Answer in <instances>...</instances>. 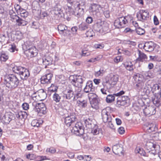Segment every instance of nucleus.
<instances>
[{"label": "nucleus", "instance_id": "obj_1", "mask_svg": "<svg viewBox=\"0 0 161 161\" xmlns=\"http://www.w3.org/2000/svg\"><path fill=\"white\" fill-rule=\"evenodd\" d=\"M68 3L72 5L68 7V11L71 15H74L78 17L83 14L85 8V2L80 1L79 3L75 2L72 0H67Z\"/></svg>", "mask_w": 161, "mask_h": 161}, {"label": "nucleus", "instance_id": "obj_2", "mask_svg": "<svg viewBox=\"0 0 161 161\" xmlns=\"http://www.w3.org/2000/svg\"><path fill=\"white\" fill-rule=\"evenodd\" d=\"M19 79L14 75H7L5 77L4 83L8 88L14 89L16 88L19 85Z\"/></svg>", "mask_w": 161, "mask_h": 161}, {"label": "nucleus", "instance_id": "obj_3", "mask_svg": "<svg viewBox=\"0 0 161 161\" xmlns=\"http://www.w3.org/2000/svg\"><path fill=\"white\" fill-rule=\"evenodd\" d=\"M33 110L28 112L29 115L34 116L36 112L41 114H45L46 113V108L43 103H32Z\"/></svg>", "mask_w": 161, "mask_h": 161}, {"label": "nucleus", "instance_id": "obj_4", "mask_svg": "<svg viewBox=\"0 0 161 161\" xmlns=\"http://www.w3.org/2000/svg\"><path fill=\"white\" fill-rule=\"evenodd\" d=\"M67 112L66 109H61L59 111V114L61 115H64V123L68 126H69L76 121L77 118L75 114L73 113H69L66 114Z\"/></svg>", "mask_w": 161, "mask_h": 161}, {"label": "nucleus", "instance_id": "obj_5", "mask_svg": "<svg viewBox=\"0 0 161 161\" xmlns=\"http://www.w3.org/2000/svg\"><path fill=\"white\" fill-rule=\"evenodd\" d=\"M125 92L124 91H121L117 93L114 94L116 96H118L117 98L116 103L117 106L118 107L124 106L127 103L128 99V97L127 96H121L124 94Z\"/></svg>", "mask_w": 161, "mask_h": 161}, {"label": "nucleus", "instance_id": "obj_6", "mask_svg": "<svg viewBox=\"0 0 161 161\" xmlns=\"http://www.w3.org/2000/svg\"><path fill=\"white\" fill-rule=\"evenodd\" d=\"M9 14L11 18L14 20H15L16 21L18 25L24 26L26 25L27 24V22L26 20L20 18L17 15L13 10H10Z\"/></svg>", "mask_w": 161, "mask_h": 161}, {"label": "nucleus", "instance_id": "obj_7", "mask_svg": "<svg viewBox=\"0 0 161 161\" xmlns=\"http://www.w3.org/2000/svg\"><path fill=\"white\" fill-rule=\"evenodd\" d=\"M107 25V24L106 22L98 19L94 24L93 29L97 32H101V31H105L107 28V27L106 26Z\"/></svg>", "mask_w": 161, "mask_h": 161}, {"label": "nucleus", "instance_id": "obj_8", "mask_svg": "<svg viewBox=\"0 0 161 161\" xmlns=\"http://www.w3.org/2000/svg\"><path fill=\"white\" fill-rule=\"evenodd\" d=\"M72 131L74 134L78 136H81L84 133V127L80 122H77L73 127Z\"/></svg>", "mask_w": 161, "mask_h": 161}, {"label": "nucleus", "instance_id": "obj_9", "mask_svg": "<svg viewBox=\"0 0 161 161\" xmlns=\"http://www.w3.org/2000/svg\"><path fill=\"white\" fill-rule=\"evenodd\" d=\"M148 14L147 10H141L137 14L136 16L138 20L144 22L148 18Z\"/></svg>", "mask_w": 161, "mask_h": 161}, {"label": "nucleus", "instance_id": "obj_10", "mask_svg": "<svg viewBox=\"0 0 161 161\" xmlns=\"http://www.w3.org/2000/svg\"><path fill=\"white\" fill-rule=\"evenodd\" d=\"M25 53L29 58L36 56L38 54V50L35 47L32 46L25 51Z\"/></svg>", "mask_w": 161, "mask_h": 161}, {"label": "nucleus", "instance_id": "obj_11", "mask_svg": "<svg viewBox=\"0 0 161 161\" xmlns=\"http://www.w3.org/2000/svg\"><path fill=\"white\" fill-rule=\"evenodd\" d=\"M144 114L148 117L155 114L156 112V107L153 106H149L146 107L143 110Z\"/></svg>", "mask_w": 161, "mask_h": 161}, {"label": "nucleus", "instance_id": "obj_12", "mask_svg": "<svg viewBox=\"0 0 161 161\" xmlns=\"http://www.w3.org/2000/svg\"><path fill=\"white\" fill-rule=\"evenodd\" d=\"M52 58L50 56H48L44 57L42 58H40L38 59V62L41 64H42L44 65H45V68H46L47 65L52 64Z\"/></svg>", "mask_w": 161, "mask_h": 161}, {"label": "nucleus", "instance_id": "obj_13", "mask_svg": "<svg viewBox=\"0 0 161 161\" xmlns=\"http://www.w3.org/2000/svg\"><path fill=\"white\" fill-rule=\"evenodd\" d=\"M101 115L102 119L104 123L111 121V117L109 115V113L107 111L106 109H103L102 110Z\"/></svg>", "mask_w": 161, "mask_h": 161}, {"label": "nucleus", "instance_id": "obj_14", "mask_svg": "<svg viewBox=\"0 0 161 161\" xmlns=\"http://www.w3.org/2000/svg\"><path fill=\"white\" fill-rule=\"evenodd\" d=\"M63 97L64 98L70 100L74 97V92L73 90L70 89H66L63 92Z\"/></svg>", "mask_w": 161, "mask_h": 161}, {"label": "nucleus", "instance_id": "obj_15", "mask_svg": "<svg viewBox=\"0 0 161 161\" xmlns=\"http://www.w3.org/2000/svg\"><path fill=\"white\" fill-rule=\"evenodd\" d=\"M53 11L54 14L58 15L59 17H62L63 15L61 7L59 5H56L53 8Z\"/></svg>", "mask_w": 161, "mask_h": 161}, {"label": "nucleus", "instance_id": "obj_16", "mask_svg": "<svg viewBox=\"0 0 161 161\" xmlns=\"http://www.w3.org/2000/svg\"><path fill=\"white\" fill-rule=\"evenodd\" d=\"M52 77V75L50 73L42 76L41 79V83L43 84L50 83Z\"/></svg>", "mask_w": 161, "mask_h": 161}, {"label": "nucleus", "instance_id": "obj_17", "mask_svg": "<svg viewBox=\"0 0 161 161\" xmlns=\"http://www.w3.org/2000/svg\"><path fill=\"white\" fill-rule=\"evenodd\" d=\"M143 48L147 51L150 52L153 50L154 46L152 42H147L143 46Z\"/></svg>", "mask_w": 161, "mask_h": 161}, {"label": "nucleus", "instance_id": "obj_18", "mask_svg": "<svg viewBox=\"0 0 161 161\" xmlns=\"http://www.w3.org/2000/svg\"><path fill=\"white\" fill-rule=\"evenodd\" d=\"M94 90V88L93 87L92 82L91 81H88L86 83V85L84 89V91L86 93L90 92H93Z\"/></svg>", "mask_w": 161, "mask_h": 161}, {"label": "nucleus", "instance_id": "obj_19", "mask_svg": "<svg viewBox=\"0 0 161 161\" xmlns=\"http://www.w3.org/2000/svg\"><path fill=\"white\" fill-rule=\"evenodd\" d=\"M13 117L12 114L10 112L5 113L3 117L2 120L6 124H8L12 120Z\"/></svg>", "mask_w": 161, "mask_h": 161}, {"label": "nucleus", "instance_id": "obj_20", "mask_svg": "<svg viewBox=\"0 0 161 161\" xmlns=\"http://www.w3.org/2000/svg\"><path fill=\"white\" fill-rule=\"evenodd\" d=\"M19 75L20 76L21 79L26 80L29 76L30 73L28 69L24 68L23 70L21 72Z\"/></svg>", "mask_w": 161, "mask_h": 161}, {"label": "nucleus", "instance_id": "obj_21", "mask_svg": "<svg viewBox=\"0 0 161 161\" xmlns=\"http://www.w3.org/2000/svg\"><path fill=\"white\" fill-rule=\"evenodd\" d=\"M119 78V76L117 75L111 74L110 75L109 81L113 85H114L118 81Z\"/></svg>", "mask_w": 161, "mask_h": 161}, {"label": "nucleus", "instance_id": "obj_22", "mask_svg": "<svg viewBox=\"0 0 161 161\" xmlns=\"http://www.w3.org/2000/svg\"><path fill=\"white\" fill-rule=\"evenodd\" d=\"M152 101L156 106H158L161 104V98L158 97L156 94H154L153 97H152Z\"/></svg>", "mask_w": 161, "mask_h": 161}, {"label": "nucleus", "instance_id": "obj_23", "mask_svg": "<svg viewBox=\"0 0 161 161\" xmlns=\"http://www.w3.org/2000/svg\"><path fill=\"white\" fill-rule=\"evenodd\" d=\"M84 78H82L81 76H79L77 77H76V80L75 79H72L71 82L72 83V84L74 86L75 85V84L76 82H78L80 84V86H81V84L83 83V81L84 80Z\"/></svg>", "mask_w": 161, "mask_h": 161}, {"label": "nucleus", "instance_id": "obj_24", "mask_svg": "<svg viewBox=\"0 0 161 161\" xmlns=\"http://www.w3.org/2000/svg\"><path fill=\"white\" fill-rule=\"evenodd\" d=\"M37 94L39 95L40 101L44 100L47 97L46 92L43 89H41L38 91Z\"/></svg>", "mask_w": 161, "mask_h": 161}, {"label": "nucleus", "instance_id": "obj_25", "mask_svg": "<svg viewBox=\"0 0 161 161\" xmlns=\"http://www.w3.org/2000/svg\"><path fill=\"white\" fill-rule=\"evenodd\" d=\"M133 78L136 83L144 82V79L143 76L139 74L134 75Z\"/></svg>", "mask_w": 161, "mask_h": 161}, {"label": "nucleus", "instance_id": "obj_26", "mask_svg": "<svg viewBox=\"0 0 161 161\" xmlns=\"http://www.w3.org/2000/svg\"><path fill=\"white\" fill-rule=\"evenodd\" d=\"M138 57L136 59L137 61H142L147 58L146 55L139 50L138 51Z\"/></svg>", "mask_w": 161, "mask_h": 161}, {"label": "nucleus", "instance_id": "obj_27", "mask_svg": "<svg viewBox=\"0 0 161 161\" xmlns=\"http://www.w3.org/2000/svg\"><path fill=\"white\" fill-rule=\"evenodd\" d=\"M112 150L113 153L115 154H119L121 152V148L119 145H114L112 147Z\"/></svg>", "mask_w": 161, "mask_h": 161}, {"label": "nucleus", "instance_id": "obj_28", "mask_svg": "<svg viewBox=\"0 0 161 161\" xmlns=\"http://www.w3.org/2000/svg\"><path fill=\"white\" fill-rule=\"evenodd\" d=\"M84 121L86 126L89 129L92 128L95 125L93 123L92 120L89 118L85 119Z\"/></svg>", "mask_w": 161, "mask_h": 161}, {"label": "nucleus", "instance_id": "obj_29", "mask_svg": "<svg viewBox=\"0 0 161 161\" xmlns=\"http://www.w3.org/2000/svg\"><path fill=\"white\" fill-rule=\"evenodd\" d=\"M24 68L20 66H15L13 68L12 70L14 73L19 75Z\"/></svg>", "mask_w": 161, "mask_h": 161}, {"label": "nucleus", "instance_id": "obj_30", "mask_svg": "<svg viewBox=\"0 0 161 161\" xmlns=\"http://www.w3.org/2000/svg\"><path fill=\"white\" fill-rule=\"evenodd\" d=\"M58 28L59 31H60L61 32H63L64 31H66L65 33H66L67 32L69 33V31L67 30V27L65 25L62 24H60L59 25L58 27Z\"/></svg>", "mask_w": 161, "mask_h": 161}, {"label": "nucleus", "instance_id": "obj_31", "mask_svg": "<svg viewBox=\"0 0 161 161\" xmlns=\"http://www.w3.org/2000/svg\"><path fill=\"white\" fill-rule=\"evenodd\" d=\"M88 25L85 22H82L79 25V29L81 31L86 30L88 29Z\"/></svg>", "mask_w": 161, "mask_h": 161}, {"label": "nucleus", "instance_id": "obj_32", "mask_svg": "<svg viewBox=\"0 0 161 161\" xmlns=\"http://www.w3.org/2000/svg\"><path fill=\"white\" fill-rule=\"evenodd\" d=\"M115 96L114 95L109 94L107 96L106 98V102L108 103H111L114 101Z\"/></svg>", "mask_w": 161, "mask_h": 161}, {"label": "nucleus", "instance_id": "obj_33", "mask_svg": "<svg viewBox=\"0 0 161 161\" xmlns=\"http://www.w3.org/2000/svg\"><path fill=\"white\" fill-rule=\"evenodd\" d=\"M91 129H92L91 132L94 135H97L99 134V130L97 125H95Z\"/></svg>", "mask_w": 161, "mask_h": 161}, {"label": "nucleus", "instance_id": "obj_34", "mask_svg": "<svg viewBox=\"0 0 161 161\" xmlns=\"http://www.w3.org/2000/svg\"><path fill=\"white\" fill-rule=\"evenodd\" d=\"M124 65L126 69L129 71H132L133 70V65L131 62H125Z\"/></svg>", "mask_w": 161, "mask_h": 161}, {"label": "nucleus", "instance_id": "obj_35", "mask_svg": "<svg viewBox=\"0 0 161 161\" xmlns=\"http://www.w3.org/2000/svg\"><path fill=\"white\" fill-rule=\"evenodd\" d=\"M152 90L153 92L156 91L161 90V84H154L152 88Z\"/></svg>", "mask_w": 161, "mask_h": 161}, {"label": "nucleus", "instance_id": "obj_36", "mask_svg": "<svg viewBox=\"0 0 161 161\" xmlns=\"http://www.w3.org/2000/svg\"><path fill=\"white\" fill-rule=\"evenodd\" d=\"M41 124V120L37 119H34L31 122V125L33 127H38Z\"/></svg>", "mask_w": 161, "mask_h": 161}, {"label": "nucleus", "instance_id": "obj_37", "mask_svg": "<svg viewBox=\"0 0 161 161\" xmlns=\"http://www.w3.org/2000/svg\"><path fill=\"white\" fill-rule=\"evenodd\" d=\"M136 88L138 91H141L143 88L144 82L136 83Z\"/></svg>", "mask_w": 161, "mask_h": 161}, {"label": "nucleus", "instance_id": "obj_38", "mask_svg": "<svg viewBox=\"0 0 161 161\" xmlns=\"http://www.w3.org/2000/svg\"><path fill=\"white\" fill-rule=\"evenodd\" d=\"M25 114H27L25 112L20 111L16 114V117L19 119L24 118Z\"/></svg>", "mask_w": 161, "mask_h": 161}, {"label": "nucleus", "instance_id": "obj_39", "mask_svg": "<svg viewBox=\"0 0 161 161\" xmlns=\"http://www.w3.org/2000/svg\"><path fill=\"white\" fill-rule=\"evenodd\" d=\"M135 153H139L141 155L145 156L146 153L141 148H136L135 150Z\"/></svg>", "mask_w": 161, "mask_h": 161}, {"label": "nucleus", "instance_id": "obj_40", "mask_svg": "<svg viewBox=\"0 0 161 161\" xmlns=\"http://www.w3.org/2000/svg\"><path fill=\"white\" fill-rule=\"evenodd\" d=\"M146 146L147 147H148L149 149H152L155 148L157 146L153 143L152 142H151L149 141H147Z\"/></svg>", "mask_w": 161, "mask_h": 161}, {"label": "nucleus", "instance_id": "obj_41", "mask_svg": "<svg viewBox=\"0 0 161 161\" xmlns=\"http://www.w3.org/2000/svg\"><path fill=\"white\" fill-rule=\"evenodd\" d=\"M114 25L117 28H119L123 27L119 18L115 20Z\"/></svg>", "mask_w": 161, "mask_h": 161}, {"label": "nucleus", "instance_id": "obj_42", "mask_svg": "<svg viewBox=\"0 0 161 161\" xmlns=\"http://www.w3.org/2000/svg\"><path fill=\"white\" fill-rule=\"evenodd\" d=\"M8 58V56L5 53H2L0 55V60L2 61L5 62Z\"/></svg>", "mask_w": 161, "mask_h": 161}, {"label": "nucleus", "instance_id": "obj_43", "mask_svg": "<svg viewBox=\"0 0 161 161\" xmlns=\"http://www.w3.org/2000/svg\"><path fill=\"white\" fill-rule=\"evenodd\" d=\"M122 27H124V25L128 21L125 17H122L119 18Z\"/></svg>", "mask_w": 161, "mask_h": 161}, {"label": "nucleus", "instance_id": "obj_44", "mask_svg": "<svg viewBox=\"0 0 161 161\" xmlns=\"http://www.w3.org/2000/svg\"><path fill=\"white\" fill-rule=\"evenodd\" d=\"M53 99L54 101L56 102H58L60 101L61 99V97L59 94L55 93L53 96Z\"/></svg>", "mask_w": 161, "mask_h": 161}, {"label": "nucleus", "instance_id": "obj_45", "mask_svg": "<svg viewBox=\"0 0 161 161\" xmlns=\"http://www.w3.org/2000/svg\"><path fill=\"white\" fill-rule=\"evenodd\" d=\"M137 33L140 35H142L144 34L145 31L144 29L141 28L140 27L136 29Z\"/></svg>", "mask_w": 161, "mask_h": 161}, {"label": "nucleus", "instance_id": "obj_46", "mask_svg": "<svg viewBox=\"0 0 161 161\" xmlns=\"http://www.w3.org/2000/svg\"><path fill=\"white\" fill-rule=\"evenodd\" d=\"M114 86L108 80V82H107L106 83L104 87L107 89H109L111 88Z\"/></svg>", "mask_w": 161, "mask_h": 161}, {"label": "nucleus", "instance_id": "obj_47", "mask_svg": "<svg viewBox=\"0 0 161 161\" xmlns=\"http://www.w3.org/2000/svg\"><path fill=\"white\" fill-rule=\"evenodd\" d=\"M104 72V70L103 69H100L98 71L95 72V75L96 76L98 77L103 75Z\"/></svg>", "mask_w": 161, "mask_h": 161}, {"label": "nucleus", "instance_id": "obj_48", "mask_svg": "<svg viewBox=\"0 0 161 161\" xmlns=\"http://www.w3.org/2000/svg\"><path fill=\"white\" fill-rule=\"evenodd\" d=\"M79 104L82 107L84 108L87 106V101L86 100H79Z\"/></svg>", "mask_w": 161, "mask_h": 161}, {"label": "nucleus", "instance_id": "obj_49", "mask_svg": "<svg viewBox=\"0 0 161 161\" xmlns=\"http://www.w3.org/2000/svg\"><path fill=\"white\" fill-rule=\"evenodd\" d=\"M147 130L148 131L151 132L153 131L154 130V126L153 124H151L150 125L147 127Z\"/></svg>", "mask_w": 161, "mask_h": 161}, {"label": "nucleus", "instance_id": "obj_50", "mask_svg": "<svg viewBox=\"0 0 161 161\" xmlns=\"http://www.w3.org/2000/svg\"><path fill=\"white\" fill-rule=\"evenodd\" d=\"M88 97L90 100L94 99L96 98L97 95L93 93H90L88 94Z\"/></svg>", "mask_w": 161, "mask_h": 161}, {"label": "nucleus", "instance_id": "obj_51", "mask_svg": "<svg viewBox=\"0 0 161 161\" xmlns=\"http://www.w3.org/2000/svg\"><path fill=\"white\" fill-rule=\"evenodd\" d=\"M46 159V157L45 156H38L35 158L36 161H41Z\"/></svg>", "mask_w": 161, "mask_h": 161}, {"label": "nucleus", "instance_id": "obj_52", "mask_svg": "<svg viewBox=\"0 0 161 161\" xmlns=\"http://www.w3.org/2000/svg\"><path fill=\"white\" fill-rule=\"evenodd\" d=\"M32 99L33 101L31 102L32 103V105L33 103H38V101H40V99L38 95L37 96H36V97H34V98H32Z\"/></svg>", "mask_w": 161, "mask_h": 161}, {"label": "nucleus", "instance_id": "obj_53", "mask_svg": "<svg viewBox=\"0 0 161 161\" xmlns=\"http://www.w3.org/2000/svg\"><path fill=\"white\" fill-rule=\"evenodd\" d=\"M46 152H49L51 153H54L56 152L55 149L53 147H50L49 148H47L46 150Z\"/></svg>", "mask_w": 161, "mask_h": 161}, {"label": "nucleus", "instance_id": "obj_54", "mask_svg": "<svg viewBox=\"0 0 161 161\" xmlns=\"http://www.w3.org/2000/svg\"><path fill=\"white\" fill-rule=\"evenodd\" d=\"M94 32L92 30H90L86 33V35L87 37H92L93 36Z\"/></svg>", "mask_w": 161, "mask_h": 161}, {"label": "nucleus", "instance_id": "obj_55", "mask_svg": "<svg viewBox=\"0 0 161 161\" xmlns=\"http://www.w3.org/2000/svg\"><path fill=\"white\" fill-rule=\"evenodd\" d=\"M91 8L92 12H97V11L98 10V6L96 4H94L92 5Z\"/></svg>", "mask_w": 161, "mask_h": 161}, {"label": "nucleus", "instance_id": "obj_56", "mask_svg": "<svg viewBox=\"0 0 161 161\" xmlns=\"http://www.w3.org/2000/svg\"><path fill=\"white\" fill-rule=\"evenodd\" d=\"M123 59L121 56H118L114 59V62L116 63H118L120 61H122Z\"/></svg>", "mask_w": 161, "mask_h": 161}, {"label": "nucleus", "instance_id": "obj_57", "mask_svg": "<svg viewBox=\"0 0 161 161\" xmlns=\"http://www.w3.org/2000/svg\"><path fill=\"white\" fill-rule=\"evenodd\" d=\"M22 106L24 110H27L29 109V104L26 103H23L22 104Z\"/></svg>", "mask_w": 161, "mask_h": 161}, {"label": "nucleus", "instance_id": "obj_58", "mask_svg": "<svg viewBox=\"0 0 161 161\" xmlns=\"http://www.w3.org/2000/svg\"><path fill=\"white\" fill-rule=\"evenodd\" d=\"M16 48L15 44H12L10 45V47L9 48V51L12 52H14L15 50H16Z\"/></svg>", "mask_w": 161, "mask_h": 161}, {"label": "nucleus", "instance_id": "obj_59", "mask_svg": "<svg viewBox=\"0 0 161 161\" xmlns=\"http://www.w3.org/2000/svg\"><path fill=\"white\" fill-rule=\"evenodd\" d=\"M57 87L54 85H52L49 88L48 90L50 92H54L57 90Z\"/></svg>", "mask_w": 161, "mask_h": 161}, {"label": "nucleus", "instance_id": "obj_60", "mask_svg": "<svg viewBox=\"0 0 161 161\" xmlns=\"http://www.w3.org/2000/svg\"><path fill=\"white\" fill-rule=\"evenodd\" d=\"M14 8L18 14L20 12V10L22 8L18 4H16L14 5Z\"/></svg>", "mask_w": 161, "mask_h": 161}, {"label": "nucleus", "instance_id": "obj_61", "mask_svg": "<svg viewBox=\"0 0 161 161\" xmlns=\"http://www.w3.org/2000/svg\"><path fill=\"white\" fill-rule=\"evenodd\" d=\"M93 21V19L90 16L88 17L86 19V22L88 24H91Z\"/></svg>", "mask_w": 161, "mask_h": 161}, {"label": "nucleus", "instance_id": "obj_62", "mask_svg": "<svg viewBox=\"0 0 161 161\" xmlns=\"http://www.w3.org/2000/svg\"><path fill=\"white\" fill-rule=\"evenodd\" d=\"M118 132L120 134H123L125 132L124 128L122 127L119 128L118 129Z\"/></svg>", "mask_w": 161, "mask_h": 161}, {"label": "nucleus", "instance_id": "obj_63", "mask_svg": "<svg viewBox=\"0 0 161 161\" xmlns=\"http://www.w3.org/2000/svg\"><path fill=\"white\" fill-rule=\"evenodd\" d=\"M95 48L96 49L100 48V49H102L104 47V46L103 44H95L94 46Z\"/></svg>", "mask_w": 161, "mask_h": 161}, {"label": "nucleus", "instance_id": "obj_64", "mask_svg": "<svg viewBox=\"0 0 161 161\" xmlns=\"http://www.w3.org/2000/svg\"><path fill=\"white\" fill-rule=\"evenodd\" d=\"M0 161H8L4 155L0 154Z\"/></svg>", "mask_w": 161, "mask_h": 161}]
</instances>
